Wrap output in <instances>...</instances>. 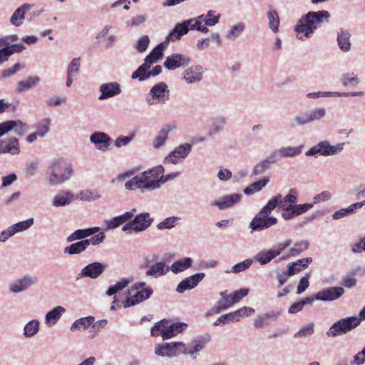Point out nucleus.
<instances>
[{
  "label": "nucleus",
  "instance_id": "a18cd8bd",
  "mask_svg": "<svg viewBox=\"0 0 365 365\" xmlns=\"http://www.w3.org/2000/svg\"><path fill=\"white\" fill-rule=\"evenodd\" d=\"M101 196V192L97 189H86L78 193L77 198L82 201L92 202L100 199Z\"/></svg>",
  "mask_w": 365,
  "mask_h": 365
},
{
  "label": "nucleus",
  "instance_id": "473e14b6",
  "mask_svg": "<svg viewBox=\"0 0 365 365\" xmlns=\"http://www.w3.org/2000/svg\"><path fill=\"white\" fill-rule=\"evenodd\" d=\"M279 314V312L270 311L264 313V314L257 316L254 321L255 327L257 329H262L264 327L269 326L271 323V319H277Z\"/></svg>",
  "mask_w": 365,
  "mask_h": 365
},
{
  "label": "nucleus",
  "instance_id": "a19ab883",
  "mask_svg": "<svg viewBox=\"0 0 365 365\" xmlns=\"http://www.w3.org/2000/svg\"><path fill=\"white\" fill-rule=\"evenodd\" d=\"M269 180L270 178L269 176L264 177L259 180L254 182L246 187L243 192L246 195H252L255 192L261 191L268 184Z\"/></svg>",
  "mask_w": 365,
  "mask_h": 365
},
{
  "label": "nucleus",
  "instance_id": "aec40b11",
  "mask_svg": "<svg viewBox=\"0 0 365 365\" xmlns=\"http://www.w3.org/2000/svg\"><path fill=\"white\" fill-rule=\"evenodd\" d=\"M111 138L104 132L96 131L90 135V141L96 148L100 151L106 152L110 149Z\"/></svg>",
  "mask_w": 365,
  "mask_h": 365
},
{
  "label": "nucleus",
  "instance_id": "49530a36",
  "mask_svg": "<svg viewBox=\"0 0 365 365\" xmlns=\"http://www.w3.org/2000/svg\"><path fill=\"white\" fill-rule=\"evenodd\" d=\"M95 321V317L93 316H88L82 317L74 321L70 327L71 331H76V330L86 329H88L93 322Z\"/></svg>",
  "mask_w": 365,
  "mask_h": 365
},
{
  "label": "nucleus",
  "instance_id": "dca6fc26",
  "mask_svg": "<svg viewBox=\"0 0 365 365\" xmlns=\"http://www.w3.org/2000/svg\"><path fill=\"white\" fill-rule=\"evenodd\" d=\"M177 128L178 125L175 122H170L163 125L153 140L152 146L153 148L158 149L165 145L168 139L169 133L175 130Z\"/></svg>",
  "mask_w": 365,
  "mask_h": 365
},
{
  "label": "nucleus",
  "instance_id": "864d4df0",
  "mask_svg": "<svg viewBox=\"0 0 365 365\" xmlns=\"http://www.w3.org/2000/svg\"><path fill=\"white\" fill-rule=\"evenodd\" d=\"M34 223L33 217L29 218L26 220L21 221L12 225L11 227L14 235L21 232L29 230Z\"/></svg>",
  "mask_w": 365,
  "mask_h": 365
},
{
  "label": "nucleus",
  "instance_id": "1a4fd4ad",
  "mask_svg": "<svg viewBox=\"0 0 365 365\" xmlns=\"http://www.w3.org/2000/svg\"><path fill=\"white\" fill-rule=\"evenodd\" d=\"M192 150L190 143H183L175 147L164 158V163L176 165L185 160Z\"/></svg>",
  "mask_w": 365,
  "mask_h": 365
},
{
  "label": "nucleus",
  "instance_id": "3c124183",
  "mask_svg": "<svg viewBox=\"0 0 365 365\" xmlns=\"http://www.w3.org/2000/svg\"><path fill=\"white\" fill-rule=\"evenodd\" d=\"M183 23H185V25L187 29V32L190 30H197L203 34H207L209 31V29L205 27V25L201 24L198 16L196 18L185 20L183 21Z\"/></svg>",
  "mask_w": 365,
  "mask_h": 365
},
{
  "label": "nucleus",
  "instance_id": "6ab92c4d",
  "mask_svg": "<svg viewBox=\"0 0 365 365\" xmlns=\"http://www.w3.org/2000/svg\"><path fill=\"white\" fill-rule=\"evenodd\" d=\"M99 91L98 100L103 101L120 94L122 89L119 83L113 81L102 83L99 86Z\"/></svg>",
  "mask_w": 365,
  "mask_h": 365
},
{
  "label": "nucleus",
  "instance_id": "2f4dec72",
  "mask_svg": "<svg viewBox=\"0 0 365 365\" xmlns=\"http://www.w3.org/2000/svg\"><path fill=\"white\" fill-rule=\"evenodd\" d=\"M26 48V46L21 43L5 46V47L0 48V57L2 63L8 61L9 57L14 53H20Z\"/></svg>",
  "mask_w": 365,
  "mask_h": 365
},
{
  "label": "nucleus",
  "instance_id": "f704fd0d",
  "mask_svg": "<svg viewBox=\"0 0 365 365\" xmlns=\"http://www.w3.org/2000/svg\"><path fill=\"white\" fill-rule=\"evenodd\" d=\"M185 23L181 22L177 24L173 29L165 37V43L168 44L170 41H175L179 40L182 36L187 34V29L185 25Z\"/></svg>",
  "mask_w": 365,
  "mask_h": 365
},
{
  "label": "nucleus",
  "instance_id": "ddd939ff",
  "mask_svg": "<svg viewBox=\"0 0 365 365\" xmlns=\"http://www.w3.org/2000/svg\"><path fill=\"white\" fill-rule=\"evenodd\" d=\"M38 277L29 274L24 275L9 284V290L14 294H18L24 292L36 284Z\"/></svg>",
  "mask_w": 365,
  "mask_h": 365
},
{
  "label": "nucleus",
  "instance_id": "603ef678",
  "mask_svg": "<svg viewBox=\"0 0 365 365\" xmlns=\"http://www.w3.org/2000/svg\"><path fill=\"white\" fill-rule=\"evenodd\" d=\"M302 145L296 147H282L279 148V153L283 158H293L300 155L302 152Z\"/></svg>",
  "mask_w": 365,
  "mask_h": 365
},
{
  "label": "nucleus",
  "instance_id": "5701e85b",
  "mask_svg": "<svg viewBox=\"0 0 365 365\" xmlns=\"http://www.w3.org/2000/svg\"><path fill=\"white\" fill-rule=\"evenodd\" d=\"M75 200L74 195L68 190H60L53 196L51 205L54 207H65Z\"/></svg>",
  "mask_w": 365,
  "mask_h": 365
},
{
  "label": "nucleus",
  "instance_id": "c756f323",
  "mask_svg": "<svg viewBox=\"0 0 365 365\" xmlns=\"http://www.w3.org/2000/svg\"><path fill=\"white\" fill-rule=\"evenodd\" d=\"M187 327V324L184 322L170 323L167 320L166 331L164 333L163 340L173 338L177 334L184 331Z\"/></svg>",
  "mask_w": 365,
  "mask_h": 365
},
{
  "label": "nucleus",
  "instance_id": "69168bd1",
  "mask_svg": "<svg viewBox=\"0 0 365 365\" xmlns=\"http://www.w3.org/2000/svg\"><path fill=\"white\" fill-rule=\"evenodd\" d=\"M271 166L269 161L264 159L257 163L252 170L251 176H257L263 174L266 170L269 169Z\"/></svg>",
  "mask_w": 365,
  "mask_h": 365
},
{
  "label": "nucleus",
  "instance_id": "de8ad7c7",
  "mask_svg": "<svg viewBox=\"0 0 365 365\" xmlns=\"http://www.w3.org/2000/svg\"><path fill=\"white\" fill-rule=\"evenodd\" d=\"M86 241L81 240L64 247L63 253L69 255H80L87 250Z\"/></svg>",
  "mask_w": 365,
  "mask_h": 365
},
{
  "label": "nucleus",
  "instance_id": "6e6552de",
  "mask_svg": "<svg viewBox=\"0 0 365 365\" xmlns=\"http://www.w3.org/2000/svg\"><path fill=\"white\" fill-rule=\"evenodd\" d=\"M169 90L165 82H159L154 85L148 93L145 101L150 106L164 104L169 99Z\"/></svg>",
  "mask_w": 365,
  "mask_h": 365
},
{
  "label": "nucleus",
  "instance_id": "20e7f679",
  "mask_svg": "<svg viewBox=\"0 0 365 365\" xmlns=\"http://www.w3.org/2000/svg\"><path fill=\"white\" fill-rule=\"evenodd\" d=\"M71 163L63 158L53 159L51 161L46 172V180L51 186L63 184L73 175Z\"/></svg>",
  "mask_w": 365,
  "mask_h": 365
},
{
  "label": "nucleus",
  "instance_id": "4c0bfd02",
  "mask_svg": "<svg viewBox=\"0 0 365 365\" xmlns=\"http://www.w3.org/2000/svg\"><path fill=\"white\" fill-rule=\"evenodd\" d=\"M266 17L267 19L268 27L269 29L274 33L277 34L279 32V16L278 15L277 11L272 7H270L266 14Z\"/></svg>",
  "mask_w": 365,
  "mask_h": 365
},
{
  "label": "nucleus",
  "instance_id": "a878e982",
  "mask_svg": "<svg viewBox=\"0 0 365 365\" xmlns=\"http://www.w3.org/2000/svg\"><path fill=\"white\" fill-rule=\"evenodd\" d=\"M99 231H101V228L99 227H93L86 229H78L75 230L71 235H69L66 238V241L68 242H72L76 240L81 241L83 240H87V237L93 235L94 234L98 232Z\"/></svg>",
  "mask_w": 365,
  "mask_h": 365
},
{
  "label": "nucleus",
  "instance_id": "39448f33",
  "mask_svg": "<svg viewBox=\"0 0 365 365\" xmlns=\"http://www.w3.org/2000/svg\"><path fill=\"white\" fill-rule=\"evenodd\" d=\"M132 290L136 292L122 302L124 308H129L148 299L153 294L152 287L147 286L145 282H137L132 286Z\"/></svg>",
  "mask_w": 365,
  "mask_h": 365
},
{
  "label": "nucleus",
  "instance_id": "4468645a",
  "mask_svg": "<svg viewBox=\"0 0 365 365\" xmlns=\"http://www.w3.org/2000/svg\"><path fill=\"white\" fill-rule=\"evenodd\" d=\"M21 153L19 140L14 136L0 140V155L9 154L18 155Z\"/></svg>",
  "mask_w": 365,
  "mask_h": 365
},
{
  "label": "nucleus",
  "instance_id": "37998d69",
  "mask_svg": "<svg viewBox=\"0 0 365 365\" xmlns=\"http://www.w3.org/2000/svg\"><path fill=\"white\" fill-rule=\"evenodd\" d=\"M277 256L274 254L272 248L268 250H262L257 252L254 257V259L260 265H265L269 263L272 260L276 258Z\"/></svg>",
  "mask_w": 365,
  "mask_h": 365
},
{
  "label": "nucleus",
  "instance_id": "b1692460",
  "mask_svg": "<svg viewBox=\"0 0 365 365\" xmlns=\"http://www.w3.org/2000/svg\"><path fill=\"white\" fill-rule=\"evenodd\" d=\"M137 210L135 208L132 209L130 211L125 212V213L116 216L109 220H106V230H113L123 223L128 222L130 220L136 213Z\"/></svg>",
  "mask_w": 365,
  "mask_h": 365
},
{
  "label": "nucleus",
  "instance_id": "052dcab7",
  "mask_svg": "<svg viewBox=\"0 0 365 365\" xmlns=\"http://www.w3.org/2000/svg\"><path fill=\"white\" fill-rule=\"evenodd\" d=\"M51 119L44 118L36 125V133L38 138H43L50 130Z\"/></svg>",
  "mask_w": 365,
  "mask_h": 365
},
{
  "label": "nucleus",
  "instance_id": "423d86ee",
  "mask_svg": "<svg viewBox=\"0 0 365 365\" xmlns=\"http://www.w3.org/2000/svg\"><path fill=\"white\" fill-rule=\"evenodd\" d=\"M344 143H337L331 145L327 140L319 141L317 144L310 148L306 153L307 156L317 158L318 156H331L340 153L344 147Z\"/></svg>",
  "mask_w": 365,
  "mask_h": 365
},
{
  "label": "nucleus",
  "instance_id": "f8f14e48",
  "mask_svg": "<svg viewBox=\"0 0 365 365\" xmlns=\"http://www.w3.org/2000/svg\"><path fill=\"white\" fill-rule=\"evenodd\" d=\"M181 346H184V343L182 341L157 344L155 354L159 356L172 358L182 354Z\"/></svg>",
  "mask_w": 365,
  "mask_h": 365
},
{
  "label": "nucleus",
  "instance_id": "09e8293b",
  "mask_svg": "<svg viewBox=\"0 0 365 365\" xmlns=\"http://www.w3.org/2000/svg\"><path fill=\"white\" fill-rule=\"evenodd\" d=\"M40 322L38 319L28 322L24 327V336L25 338H31L39 331Z\"/></svg>",
  "mask_w": 365,
  "mask_h": 365
},
{
  "label": "nucleus",
  "instance_id": "f257e3e1",
  "mask_svg": "<svg viewBox=\"0 0 365 365\" xmlns=\"http://www.w3.org/2000/svg\"><path fill=\"white\" fill-rule=\"evenodd\" d=\"M295 193L296 190L291 189L284 197L280 194L272 197L250 222L249 227L251 229V232L262 231L275 225L277 223V219L270 216L272 212L281 205L297 204V196Z\"/></svg>",
  "mask_w": 365,
  "mask_h": 365
},
{
  "label": "nucleus",
  "instance_id": "bb28decb",
  "mask_svg": "<svg viewBox=\"0 0 365 365\" xmlns=\"http://www.w3.org/2000/svg\"><path fill=\"white\" fill-rule=\"evenodd\" d=\"M351 34L349 31L345 29H340L337 32L336 43L339 49L344 53H347L351 51Z\"/></svg>",
  "mask_w": 365,
  "mask_h": 365
},
{
  "label": "nucleus",
  "instance_id": "13d9d810",
  "mask_svg": "<svg viewBox=\"0 0 365 365\" xmlns=\"http://www.w3.org/2000/svg\"><path fill=\"white\" fill-rule=\"evenodd\" d=\"M81 68V58H73L68 63L66 68V75L78 77Z\"/></svg>",
  "mask_w": 365,
  "mask_h": 365
},
{
  "label": "nucleus",
  "instance_id": "f3484780",
  "mask_svg": "<svg viewBox=\"0 0 365 365\" xmlns=\"http://www.w3.org/2000/svg\"><path fill=\"white\" fill-rule=\"evenodd\" d=\"M242 197V195L238 193L226 195L210 202V206L216 207L220 210H227L232 207L238 203Z\"/></svg>",
  "mask_w": 365,
  "mask_h": 365
},
{
  "label": "nucleus",
  "instance_id": "c9c22d12",
  "mask_svg": "<svg viewBox=\"0 0 365 365\" xmlns=\"http://www.w3.org/2000/svg\"><path fill=\"white\" fill-rule=\"evenodd\" d=\"M193 260L191 257H183L175 261L170 267V270L177 274L181 273L192 267Z\"/></svg>",
  "mask_w": 365,
  "mask_h": 365
},
{
  "label": "nucleus",
  "instance_id": "7ed1b4c3",
  "mask_svg": "<svg viewBox=\"0 0 365 365\" xmlns=\"http://www.w3.org/2000/svg\"><path fill=\"white\" fill-rule=\"evenodd\" d=\"M161 170L158 165L133 176L125 183V189L128 191L138 189L142 193L160 189Z\"/></svg>",
  "mask_w": 365,
  "mask_h": 365
},
{
  "label": "nucleus",
  "instance_id": "f03ea898",
  "mask_svg": "<svg viewBox=\"0 0 365 365\" xmlns=\"http://www.w3.org/2000/svg\"><path fill=\"white\" fill-rule=\"evenodd\" d=\"M330 17L327 10L312 11L302 15L294 26L296 38L302 41L311 38L323 24L329 22Z\"/></svg>",
  "mask_w": 365,
  "mask_h": 365
},
{
  "label": "nucleus",
  "instance_id": "412c9836",
  "mask_svg": "<svg viewBox=\"0 0 365 365\" xmlns=\"http://www.w3.org/2000/svg\"><path fill=\"white\" fill-rule=\"evenodd\" d=\"M205 277V273L199 272L185 278L178 284L176 292L182 294L186 290L195 288Z\"/></svg>",
  "mask_w": 365,
  "mask_h": 365
},
{
  "label": "nucleus",
  "instance_id": "58836bf2",
  "mask_svg": "<svg viewBox=\"0 0 365 365\" xmlns=\"http://www.w3.org/2000/svg\"><path fill=\"white\" fill-rule=\"evenodd\" d=\"M220 14H217L213 10H209L207 14L198 16L201 24L205 27H212L215 26L220 20Z\"/></svg>",
  "mask_w": 365,
  "mask_h": 365
},
{
  "label": "nucleus",
  "instance_id": "7c9ffc66",
  "mask_svg": "<svg viewBox=\"0 0 365 365\" xmlns=\"http://www.w3.org/2000/svg\"><path fill=\"white\" fill-rule=\"evenodd\" d=\"M66 312V309L61 306H57L48 311L45 316V324L51 327L57 324L62 315Z\"/></svg>",
  "mask_w": 365,
  "mask_h": 365
},
{
  "label": "nucleus",
  "instance_id": "e2e57ef3",
  "mask_svg": "<svg viewBox=\"0 0 365 365\" xmlns=\"http://www.w3.org/2000/svg\"><path fill=\"white\" fill-rule=\"evenodd\" d=\"M314 332V324L309 323L302 327L294 335V338H302L308 337L312 336Z\"/></svg>",
  "mask_w": 365,
  "mask_h": 365
},
{
  "label": "nucleus",
  "instance_id": "4d7b16f0",
  "mask_svg": "<svg viewBox=\"0 0 365 365\" xmlns=\"http://www.w3.org/2000/svg\"><path fill=\"white\" fill-rule=\"evenodd\" d=\"M245 24L242 22L233 25L227 31L226 37L228 39H235L239 37L245 31Z\"/></svg>",
  "mask_w": 365,
  "mask_h": 365
},
{
  "label": "nucleus",
  "instance_id": "a211bd4d",
  "mask_svg": "<svg viewBox=\"0 0 365 365\" xmlns=\"http://www.w3.org/2000/svg\"><path fill=\"white\" fill-rule=\"evenodd\" d=\"M344 293L341 287H330L315 294V299L319 301L331 302L339 299Z\"/></svg>",
  "mask_w": 365,
  "mask_h": 365
},
{
  "label": "nucleus",
  "instance_id": "0e129e2a",
  "mask_svg": "<svg viewBox=\"0 0 365 365\" xmlns=\"http://www.w3.org/2000/svg\"><path fill=\"white\" fill-rule=\"evenodd\" d=\"M253 262V260L252 259H247L242 262H240L236 264H235L230 271H226L227 273L233 272L235 274L242 272L243 271H245L248 268L250 267Z\"/></svg>",
  "mask_w": 365,
  "mask_h": 365
},
{
  "label": "nucleus",
  "instance_id": "6e6d98bb",
  "mask_svg": "<svg viewBox=\"0 0 365 365\" xmlns=\"http://www.w3.org/2000/svg\"><path fill=\"white\" fill-rule=\"evenodd\" d=\"M108 324L107 319H101L95 322V321L93 322V324H91L90 327L91 328L88 331V337L90 339H93L98 334V333L103 329Z\"/></svg>",
  "mask_w": 365,
  "mask_h": 365
},
{
  "label": "nucleus",
  "instance_id": "774afa93",
  "mask_svg": "<svg viewBox=\"0 0 365 365\" xmlns=\"http://www.w3.org/2000/svg\"><path fill=\"white\" fill-rule=\"evenodd\" d=\"M279 208L282 211V217L284 220H290L297 217L292 205H281Z\"/></svg>",
  "mask_w": 365,
  "mask_h": 365
},
{
  "label": "nucleus",
  "instance_id": "9d476101",
  "mask_svg": "<svg viewBox=\"0 0 365 365\" xmlns=\"http://www.w3.org/2000/svg\"><path fill=\"white\" fill-rule=\"evenodd\" d=\"M210 336L206 334L192 340L187 346L184 344V346H181L182 354L190 355L193 359H195L199 353L210 341Z\"/></svg>",
  "mask_w": 365,
  "mask_h": 365
},
{
  "label": "nucleus",
  "instance_id": "5fc2aeb1",
  "mask_svg": "<svg viewBox=\"0 0 365 365\" xmlns=\"http://www.w3.org/2000/svg\"><path fill=\"white\" fill-rule=\"evenodd\" d=\"M180 218L175 216L166 217L156 225L158 230H170L175 227L179 222Z\"/></svg>",
  "mask_w": 365,
  "mask_h": 365
},
{
  "label": "nucleus",
  "instance_id": "4be33fe9",
  "mask_svg": "<svg viewBox=\"0 0 365 365\" xmlns=\"http://www.w3.org/2000/svg\"><path fill=\"white\" fill-rule=\"evenodd\" d=\"M190 62V58L188 56L180 53H173L166 58L163 65L168 70L173 71L187 66Z\"/></svg>",
  "mask_w": 365,
  "mask_h": 365
},
{
  "label": "nucleus",
  "instance_id": "393cba45",
  "mask_svg": "<svg viewBox=\"0 0 365 365\" xmlns=\"http://www.w3.org/2000/svg\"><path fill=\"white\" fill-rule=\"evenodd\" d=\"M153 220V218L150 217L148 212H142L135 215L132 220L134 231L140 232L145 230L151 225Z\"/></svg>",
  "mask_w": 365,
  "mask_h": 365
},
{
  "label": "nucleus",
  "instance_id": "680f3d73",
  "mask_svg": "<svg viewBox=\"0 0 365 365\" xmlns=\"http://www.w3.org/2000/svg\"><path fill=\"white\" fill-rule=\"evenodd\" d=\"M309 247V242L306 240H302L294 243V246L289 250L290 256H297L302 252L307 250Z\"/></svg>",
  "mask_w": 365,
  "mask_h": 365
},
{
  "label": "nucleus",
  "instance_id": "c85d7f7f",
  "mask_svg": "<svg viewBox=\"0 0 365 365\" xmlns=\"http://www.w3.org/2000/svg\"><path fill=\"white\" fill-rule=\"evenodd\" d=\"M183 79L189 84L200 81L202 79V67L197 65L187 68L183 73Z\"/></svg>",
  "mask_w": 365,
  "mask_h": 365
},
{
  "label": "nucleus",
  "instance_id": "79ce46f5",
  "mask_svg": "<svg viewBox=\"0 0 365 365\" xmlns=\"http://www.w3.org/2000/svg\"><path fill=\"white\" fill-rule=\"evenodd\" d=\"M165 45H166L165 42L159 43L145 57L144 61L147 62V63L152 66L153 63L163 57Z\"/></svg>",
  "mask_w": 365,
  "mask_h": 365
},
{
  "label": "nucleus",
  "instance_id": "bf43d9fd",
  "mask_svg": "<svg viewBox=\"0 0 365 365\" xmlns=\"http://www.w3.org/2000/svg\"><path fill=\"white\" fill-rule=\"evenodd\" d=\"M167 319H162L155 324L151 328L150 334L152 336L156 337L161 336L163 339L164 333L166 331Z\"/></svg>",
  "mask_w": 365,
  "mask_h": 365
},
{
  "label": "nucleus",
  "instance_id": "338daca9",
  "mask_svg": "<svg viewBox=\"0 0 365 365\" xmlns=\"http://www.w3.org/2000/svg\"><path fill=\"white\" fill-rule=\"evenodd\" d=\"M341 81L344 86H349L351 85L356 86L359 83V79L357 75L354 73L342 75L341 77Z\"/></svg>",
  "mask_w": 365,
  "mask_h": 365
},
{
  "label": "nucleus",
  "instance_id": "72a5a7b5",
  "mask_svg": "<svg viewBox=\"0 0 365 365\" xmlns=\"http://www.w3.org/2000/svg\"><path fill=\"white\" fill-rule=\"evenodd\" d=\"M31 8V5L29 4H24L21 6L19 7L11 15L10 23L16 27L20 26L24 22L26 12Z\"/></svg>",
  "mask_w": 365,
  "mask_h": 365
},
{
  "label": "nucleus",
  "instance_id": "9b49d317",
  "mask_svg": "<svg viewBox=\"0 0 365 365\" xmlns=\"http://www.w3.org/2000/svg\"><path fill=\"white\" fill-rule=\"evenodd\" d=\"M255 312V309L243 307L235 312L220 316L214 323L215 326L224 325L226 323L239 322L244 317H249Z\"/></svg>",
  "mask_w": 365,
  "mask_h": 365
},
{
  "label": "nucleus",
  "instance_id": "c03bdc74",
  "mask_svg": "<svg viewBox=\"0 0 365 365\" xmlns=\"http://www.w3.org/2000/svg\"><path fill=\"white\" fill-rule=\"evenodd\" d=\"M41 78L37 76H30L26 80L20 81L16 87L18 93H23L33 87H35L39 82Z\"/></svg>",
  "mask_w": 365,
  "mask_h": 365
},
{
  "label": "nucleus",
  "instance_id": "0eeeda50",
  "mask_svg": "<svg viewBox=\"0 0 365 365\" xmlns=\"http://www.w3.org/2000/svg\"><path fill=\"white\" fill-rule=\"evenodd\" d=\"M360 324L361 319L357 317L341 319L331 326L326 334L329 337H336L346 334L357 327Z\"/></svg>",
  "mask_w": 365,
  "mask_h": 365
},
{
  "label": "nucleus",
  "instance_id": "2eb2a0df",
  "mask_svg": "<svg viewBox=\"0 0 365 365\" xmlns=\"http://www.w3.org/2000/svg\"><path fill=\"white\" fill-rule=\"evenodd\" d=\"M106 265L99 262H94L85 266L77 275V279L88 277L96 279L104 272Z\"/></svg>",
  "mask_w": 365,
  "mask_h": 365
},
{
  "label": "nucleus",
  "instance_id": "8fccbe9b",
  "mask_svg": "<svg viewBox=\"0 0 365 365\" xmlns=\"http://www.w3.org/2000/svg\"><path fill=\"white\" fill-rule=\"evenodd\" d=\"M150 68L151 66L144 61V63L132 73L131 78L138 79L139 81H144L150 78L148 70Z\"/></svg>",
  "mask_w": 365,
  "mask_h": 365
},
{
  "label": "nucleus",
  "instance_id": "cd10ccee",
  "mask_svg": "<svg viewBox=\"0 0 365 365\" xmlns=\"http://www.w3.org/2000/svg\"><path fill=\"white\" fill-rule=\"evenodd\" d=\"M170 271V266L163 261L156 262L147 269L145 274L153 278H158L167 274Z\"/></svg>",
  "mask_w": 365,
  "mask_h": 365
},
{
  "label": "nucleus",
  "instance_id": "ea45409f",
  "mask_svg": "<svg viewBox=\"0 0 365 365\" xmlns=\"http://www.w3.org/2000/svg\"><path fill=\"white\" fill-rule=\"evenodd\" d=\"M227 123L226 118L223 115H217L212 119L210 127L207 131L209 136H213L220 133Z\"/></svg>",
  "mask_w": 365,
  "mask_h": 365
},
{
  "label": "nucleus",
  "instance_id": "e433bc0d",
  "mask_svg": "<svg viewBox=\"0 0 365 365\" xmlns=\"http://www.w3.org/2000/svg\"><path fill=\"white\" fill-rule=\"evenodd\" d=\"M365 205V200L351 204L348 207L341 208L334 212L332 215L334 220H339L346 216L350 215L356 212V210L361 208Z\"/></svg>",
  "mask_w": 365,
  "mask_h": 365
}]
</instances>
